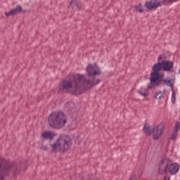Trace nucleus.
Returning a JSON list of instances; mask_svg holds the SVG:
<instances>
[{
  "label": "nucleus",
  "instance_id": "obj_1",
  "mask_svg": "<svg viewBox=\"0 0 180 180\" xmlns=\"http://www.w3.org/2000/svg\"><path fill=\"white\" fill-rule=\"evenodd\" d=\"M101 80L98 79L95 82L86 79L84 75H72L70 80H63L58 86L59 91H68L71 95H81L86 89H91L93 86L98 85Z\"/></svg>",
  "mask_w": 180,
  "mask_h": 180
},
{
  "label": "nucleus",
  "instance_id": "obj_2",
  "mask_svg": "<svg viewBox=\"0 0 180 180\" xmlns=\"http://www.w3.org/2000/svg\"><path fill=\"white\" fill-rule=\"evenodd\" d=\"M167 56L165 54L160 55L158 58V63L152 67L150 75H158L164 74L160 71L169 72L174 68V63L169 60H165Z\"/></svg>",
  "mask_w": 180,
  "mask_h": 180
},
{
  "label": "nucleus",
  "instance_id": "obj_3",
  "mask_svg": "<svg viewBox=\"0 0 180 180\" xmlns=\"http://www.w3.org/2000/svg\"><path fill=\"white\" fill-rule=\"evenodd\" d=\"M71 137L68 136H60L53 143H50L52 153H65L72 144Z\"/></svg>",
  "mask_w": 180,
  "mask_h": 180
},
{
  "label": "nucleus",
  "instance_id": "obj_4",
  "mask_svg": "<svg viewBox=\"0 0 180 180\" xmlns=\"http://www.w3.org/2000/svg\"><path fill=\"white\" fill-rule=\"evenodd\" d=\"M165 75H150V83L148 84V89H153L154 86H160L162 85L163 86H169L171 89H174V83L172 79L169 78H165Z\"/></svg>",
  "mask_w": 180,
  "mask_h": 180
},
{
  "label": "nucleus",
  "instance_id": "obj_5",
  "mask_svg": "<svg viewBox=\"0 0 180 180\" xmlns=\"http://www.w3.org/2000/svg\"><path fill=\"white\" fill-rule=\"evenodd\" d=\"M48 122L50 127L60 130L67 123V115L63 112H52L49 116Z\"/></svg>",
  "mask_w": 180,
  "mask_h": 180
},
{
  "label": "nucleus",
  "instance_id": "obj_6",
  "mask_svg": "<svg viewBox=\"0 0 180 180\" xmlns=\"http://www.w3.org/2000/svg\"><path fill=\"white\" fill-rule=\"evenodd\" d=\"M12 172L14 176L19 174V167L14 163L0 164V180H5V176H9Z\"/></svg>",
  "mask_w": 180,
  "mask_h": 180
},
{
  "label": "nucleus",
  "instance_id": "obj_7",
  "mask_svg": "<svg viewBox=\"0 0 180 180\" xmlns=\"http://www.w3.org/2000/svg\"><path fill=\"white\" fill-rule=\"evenodd\" d=\"M169 165V158H163L158 164V175H166L168 172V166Z\"/></svg>",
  "mask_w": 180,
  "mask_h": 180
},
{
  "label": "nucleus",
  "instance_id": "obj_8",
  "mask_svg": "<svg viewBox=\"0 0 180 180\" xmlns=\"http://www.w3.org/2000/svg\"><path fill=\"white\" fill-rule=\"evenodd\" d=\"M165 125L163 122H161L160 124L155 126L152 129L153 139V140H160L162 133H164V129Z\"/></svg>",
  "mask_w": 180,
  "mask_h": 180
},
{
  "label": "nucleus",
  "instance_id": "obj_9",
  "mask_svg": "<svg viewBox=\"0 0 180 180\" xmlns=\"http://www.w3.org/2000/svg\"><path fill=\"white\" fill-rule=\"evenodd\" d=\"M87 77H96V75H101V70L95 69V67L91 64H89L86 69Z\"/></svg>",
  "mask_w": 180,
  "mask_h": 180
},
{
  "label": "nucleus",
  "instance_id": "obj_10",
  "mask_svg": "<svg viewBox=\"0 0 180 180\" xmlns=\"http://www.w3.org/2000/svg\"><path fill=\"white\" fill-rule=\"evenodd\" d=\"M70 6L73 11H81L84 8L82 2L79 0H71L70 2Z\"/></svg>",
  "mask_w": 180,
  "mask_h": 180
},
{
  "label": "nucleus",
  "instance_id": "obj_11",
  "mask_svg": "<svg viewBox=\"0 0 180 180\" xmlns=\"http://www.w3.org/2000/svg\"><path fill=\"white\" fill-rule=\"evenodd\" d=\"M179 164L177 162L172 163L169 167V172L170 175H175L179 171Z\"/></svg>",
  "mask_w": 180,
  "mask_h": 180
},
{
  "label": "nucleus",
  "instance_id": "obj_12",
  "mask_svg": "<svg viewBox=\"0 0 180 180\" xmlns=\"http://www.w3.org/2000/svg\"><path fill=\"white\" fill-rule=\"evenodd\" d=\"M56 136V134L53 133L51 131H45L41 134V137H43L44 140H53Z\"/></svg>",
  "mask_w": 180,
  "mask_h": 180
},
{
  "label": "nucleus",
  "instance_id": "obj_13",
  "mask_svg": "<svg viewBox=\"0 0 180 180\" xmlns=\"http://www.w3.org/2000/svg\"><path fill=\"white\" fill-rule=\"evenodd\" d=\"M143 131H145L146 136H150L153 133V129H151V127L150 124L145 123L143 125Z\"/></svg>",
  "mask_w": 180,
  "mask_h": 180
},
{
  "label": "nucleus",
  "instance_id": "obj_14",
  "mask_svg": "<svg viewBox=\"0 0 180 180\" xmlns=\"http://www.w3.org/2000/svg\"><path fill=\"white\" fill-rule=\"evenodd\" d=\"M13 11L14 12V14L16 15V13L23 12V9H22V6H20V5H18L15 8H13Z\"/></svg>",
  "mask_w": 180,
  "mask_h": 180
},
{
  "label": "nucleus",
  "instance_id": "obj_15",
  "mask_svg": "<svg viewBox=\"0 0 180 180\" xmlns=\"http://www.w3.org/2000/svg\"><path fill=\"white\" fill-rule=\"evenodd\" d=\"M162 91H156L154 95L155 99H161L162 98Z\"/></svg>",
  "mask_w": 180,
  "mask_h": 180
},
{
  "label": "nucleus",
  "instance_id": "obj_16",
  "mask_svg": "<svg viewBox=\"0 0 180 180\" xmlns=\"http://www.w3.org/2000/svg\"><path fill=\"white\" fill-rule=\"evenodd\" d=\"M137 94L141 95V96H148V90H146L145 91H142L141 90H137Z\"/></svg>",
  "mask_w": 180,
  "mask_h": 180
},
{
  "label": "nucleus",
  "instance_id": "obj_17",
  "mask_svg": "<svg viewBox=\"0 0 180 180\" xmlns=\"http://www.w3.org/2000/svg\"><path fill=\"white\" fill-rule=\"evenodd\" d=\"M178 136V131H173L172 136H171V140L172 141H175L176 140V137Z\"/></svg>",
  "mask_w": 180,
  "mask_h": 180
},
{
  "label": "nucleus",
  "instance_id": "obj_18",
  "mask_svg": "<svg viewBox=\"0 0 180 180\" xmlns=\"http://www.w3.org/2000/svg\"><path fill=\"white\" fill-rule=\"evenodd\" d=\"M136 11L139 12V13H143L144 12V10H143V7H141V3L139 4V6H136Z\"/></svg>",
  "mask_w": 180,
  "mask_h": 180
},
{
  "label": "nucleus",
  "instance_id": "obj_19",
  "mask_svg": "<svg viewBox=\"0 0 180 180\" xmlns=\"http://www.w3.org/2000/svg\"><path fill=\"white\" fill-rule=\"evenodd\" d=\"M179 130H180V122H176V124L174 126V131L178 132V131H179Z\"/></svg>",
  "mask_w": 180,
  "mask_h": 180
},
{
  "label": "nucleus",
  "instance_id": "obj_20",
  "mask_svg": "<svg viewBox=\"0 0 180 180\" xmlns=\"http://www.w3.org/2000/svg\"><path fill=\"white\" fill-rule=\"evenodd\" d=\"M171 101L172 103L176 102V95L175 94V92H173L172 94Z\"/></svg>",
  "mask_w": 180,
  "mask_h": 180
},
{
  "label": "nucleus",
  "instance_id": "obj_21",
  "mask_svg": "<svg viewBox=\"0 0 180 180\" xmlns=\"http://www.w3.org/2000/svg\"><path fill=\"white\" fill-rule=\"evenodd\" d=\"M6 16L9 17V16H15V13L13 12V10H11L8 12L5 13Z\"/></svg>",
  "mask_w": 180,
  "mask_h": 180
},
{
  "label": "nucleus",
  "instance_id": "obj_22",
  "mask_svg": "<svg viewBox=\"0 0 180 180\" xmlns=\"http://www.w3.org/2000/svg\"><path fill=\"white\" fill-rule=\"evenodd\" d=\"M129 180H137V176L136 174H132Z\"/></svg>",
  "mask_w": 180,
  "mask_h": 180
},
{
  "label": "nucleus",
  "instance_id": "obj_23",
  "mask_svg": "<svg viewBox=\"0 0 180 180\" xmlns=\"http://www.w3.org/2000/svg\"><path fill=\"white\" fill-rule=\"evenodd\" d=\"M41 150H43V151H48L49 147H47L46 146H41Z\"/></svg>",
  "mask_w": 180,
  "mask_h": 180
},
{
  "label": "nucleus",
  "instance_id": "obj_24",
  "mask_svg": "<svg viewBox=\"0 0 180 180\" xmlns=\"http://www.w3.org/2000/svg\"><path fill=\"white\" fill-rule=\"evenodd\" d=\"M163 180H171V178L167 177V176H165Z\"/></svg>",
  "mask_w": 180,
  "mask_h": 180
},
{
  "label": "nucleus",
  "instance_id": "obj_25",
  "mask_svg": "<svg viewBox=\"0 0 180 180\" xmlns=\"http://www.w3.org/2000/svg\"><path fill=\"white\" fill-rule=\"evenodd\" d=\"M179 74H180V69L179 70Z\"/></svg>",
  "mask_w": 180,
  "mask_h": 180
}]
</instances>
